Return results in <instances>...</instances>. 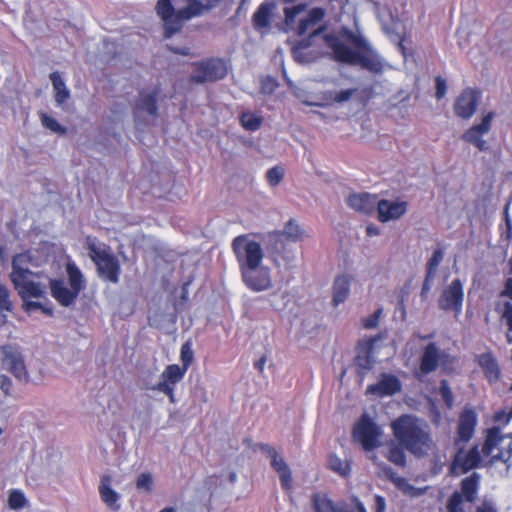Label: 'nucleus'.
Here are the masks:
<instances>
[{
    "mask_svg": "<svg viewBox=\"0 0 512 512\" xmlns=\"http://www.w3.org/2000/svg\"><path fill=\"white\" fill-rule=\"evenodd\" d=\"M493 118V112L486 114L480 124L473 125L462 135V139L467 143L475 145L480 151H486L488 149V145L481 136L490 131Z\"/></svg>",
    "mask_w": 512,
    "mask_h": 512,
    "instance_id": "4468645a",
    "label": "nucleus"
},
{
    "mask_svg": "<svg viewBox=\"0 0 512 512\" xmlns=\"http://www.w3.org/2000/svg\"><path fill=\"white\" fill-rule=\"evenodd\" d=\"M463 285L460 279H454L441 293L438 306L444 311H454L456 315L461 313L463 303Z\"/></svg>",
    "mask_w": 512,
    "mask_h": 512,
    "instance_id": "f8f14e48",
    "label": "nucleus"
},
{
    "mask_svg": "<svg viewBox=\"0 0 512 512\" xmlns=\"http://www.w3.org/2000/svg\"><path fill=\"white\" fill-rule=\"evenodd\" d=\"M479 102V93L471 88L464 89L454 103V112L458 117L469 119L475 113Z\"/></svg>",
    "mask_w": 512,
    "mask_h": 512,
    "instance_id": "dca6fc26",
    "label": "nucleus"
},
{
    "mask_svg": "<svg viewBox=\"0 0 512 512\" xmlns=\"http://www.w3.org/2000/svg\"><path fill=\"white\" fill-rule=\"evenodd\" d=\"M136 488L140 491L151 492L153 489V476L149 472L141 473L136 480Z\"/></svg>",
    "mask_w": 512,
    "mask_h": 512,
    "instance_id": "49530a36",
    "label": "nucleus"
},
{
    "mask_svg": "<svg viewBox=\"0 0 512 512\" xmlns=\"http://www.w3.org/2000/svg\"><path fill=\"white\" fill-rule=\"evenodd\" d=\"M404 449L402 446H396L393 445L390 447L387 459L395 464L396 466H399L401 468L406 467L407 461H406V454L404 452Z\"/></svg>",
    "mask_w": 512,
    "mask_h": 512,
    "instance_id": "a19ab883",
    "label": "nucleus"
},
{
    "mask_svg": "<svg viewBox=\"0 0 512 512\" xmlns=\"http://www.w3.org/2000/svg\"><path fill=\"white\" fill-rule=\"evenodd\" d=\"M12 383L8 376L1 374L0 375V389L4 392L5 395L10 394Z\"/></svg>",
    "mask_w": 512,
    "mask_h": 512,
    "instance_id": "e2e57ef3",
    "label": "nucleus"
},
{
    "mask_svg": "<svg viewBox=\"0 0 512 512\" xmlns=\"http://www.w3.org/2000/svg\"><path fill=\"white\" fill-rule=\"evenodd\" d=\"M456 358L446 352H441V359L439 365L446 372H453L455 370Z\"/></svg>",
    "mask_w": 512,
    "mask_h": 512,
    "instance_id": "603ef678",
    "label": "nucleus"
},
{
    "mask_svg": "<svg viewBox=\"0 0 512 512\" xmlns=\"http://www.w3.org/2000/svg\"><path fill=\"white\" fill-rule=\"evenodd\" d=\"M112 478L110 475H103L99 485V494L101 500L113 511H118L121 507L119 503L120 495L111 488Z\"/></svg>",
    "mask_w": 512,
    "mask_h": 512,
    "instance_id": "5701e85b",
    "label": "nucleus"
},
{
    "mask_svg": "<svg viewBox=\"0 0 512 512\" xmlns=\"http://www.w3.org/2000/svg\"><path fill=\"white\" fill-rule=\"evenodd\" d=\"M477 415L472 409H465L459 417L457 438L454 445H465L473 436Z\"/></svg>",
    "mask_w": 512,
    "mask_h": 512,
    "instance_id": "a211bd4d",
    "label": "nucleus"
},
{
    "mask_svg": "<svg viewBox=\"0 0 512 512\" xmlns=\"http://www.w3.org/2000/svg\"><path fill=\"white\" fill-rule=\"evenodd\" d=\"M379 339L380 336L378 335L359 341V351L354 361L360 377H364L372 369L375 362L373 357L374 345Z\"/></svg>",
    "mask_w": 512,
    "mask_h": 512,
    "instance_id": "ddd939ff",
    "label": "nucleus"
},
{
    "mask_svg": "<svg viewBox=\"0 0 512 512\" xmlns=\"http://www.w3.org/2000/svg\"><path fill=\"white\" fill-rule=\"evenodd\" d=\"M27 500L23 492L20 490H11L8 497V505L13 510H19L23 508Z\"/></svg>",
    "mask_w": 512,
    "mask_h": 512,
    "instance_id": "c03bdc74",
    "label": "nucleus"
},
{
    "mask_svg": "<svg viewBox=\"0 0 512 512\" xmlns=\"http://www.w3.org/2000/svg\"><path fill=\"white\" fill-rule=\"evenodd\" d=\"M256 449L260 450L263 454H265L270 459L275 458V455L278 454L274 447H272L271 445L266 444V443L255 444L254 450H256Z\"/></svg>",
    "mask_w": 512,
    "mask_h": 512,
    "instance_id": "bf43d9fd",
    "label": "nucleus"
},
{
    "mask_svg": "<svg viewBox=\"0 0 512 512\" xmlns=\"http://www.w3.org/2000/svg\"><path fill=\"white\" fill-rule=\"evenodd\" d=\"M32 254L30 251L19 253L13 257L11 282L23 300V309L26 313L32 311Z\"/></svg>",
    "mask_w": 512,
    "mask_h": 512,
    "instance_id": "39448f33",
    "label": "nucleus"
},
{
    "mask_svg": "<svg viewBox=\"0 0 512 512\" xmlns=\"http://www.w3.org/2000/svg\"><path fill=\"white\" fill-rule=\"evenodd\" d=\"M146 388L162 392L169 397V400L171 403L176 402V399L174 396V386H168V384H166V383H157L156 385L147 386Z\"/></svg>",
    "mask_w": 512,
    "mask_h": 512,
    "instance_id": "864d4df0",
    "label": "nucleus"
},
{
    "mask_svg": "<svg viewBox=\"0 0 512 512\" xmlns=\"http://www.w3.org/2000/svg\"><path fill=\"white\" fill-rule=\"evenodd\" d=\"M39 116H40L42 125L46 129H48L51 132L56 133L58 135H65L67 133V128L62 126L61 124H59L55 118L49 116L48 114H46L44 112H39Z\"/></svg>",
    "mask_w": 512,
    "mask_h": 512,
    "instance_id": "58836bf2",
    "label": "nucleus"
},
{
    "mask_svg": "<svg viewBox=\"0 0 512 512\" xmlns=\"http://www.w3.org/2000/svg\"><path fill=\"white\" fill-rule=\"evenodd\" d=\"M439 393L446 406L451 408L454 404V396L447 380L440 381Z\"/></svg>",
    "mask_w": 512,
    "mask_h": 512,
    "instance_id": "de8ad7c7",
    "label": "nucleus"
},
{
    "mask_svg": "<svg viewBox=\"0 0 512 512\" xmlns=\"http://www.w3.org/2000/svg\"><path fill=\"white\" fill-rule=\"evenodd\" d=\"M350 292V279L347 275L338 276L333 284V299L332 302L335 306L343 303Z\"/></svg>",
    "mask_w": 512,
    "mask_h": 512,
    "instance_id": "7c9ffc66",
    "label": "nucleus"
},
{
    "mask_svg": "<svg viewBox=\"0 0 512 512\" xmlns=\"http://www.w3.org/2000/svg\"><path fill=\"white\" fill-rule=\"evenodd\" d=\"M356 89H347L340 92H336L332 98L334 102L343 103L348 101L356 92Z\"/></svg>",
    "mask_w": 512,
    "mask_h": 512,
    "instance_id": "4d7b16f0",
    "label": "nucleus"
},
{
    "mask_svg": "<svg viewBox=\"0 0 512 512\" xmlns=\"http://www.w3.org/2000/svg\"><path fill=\"white\" fill-rule=\"evenodd\" d=\"M227 65L220 58H209L193 63V72L190 81L196 84L216 82L226 77Z\"/></svg>",
    "mask_w": 512,
    "mask_h": 512,
    "instance_id": "0eeeda50",
    "label": "nucleus"
},
{
    "mask_svg": "<svg viewBox=\"0 0 512 512\" xmlns=\"http://www.w3.org/2000/svg\"><path fill=\"white\" fill-rule=\"evenodd\" d=\"M476 512H498V510L492 501L484 500L481 505L477 507Z\"/></svg>",
    "mask_w": 512,
    "mask_h": 512,
    "instance_id": "680f3d73",
    "label": "nucleus"
},
{
    "mask_svg": "<svg viewBox=\"0 0 512 512\" xmlns=\"http://www.w3.org/2000/svg\"><path fill=\"white\" fill-rule=\"evenodd\" d=\"M326 16V10L321 7L310 9L305 18H302L299 24L294 28L297 36H303L309 28L318 25Z\"/></svg>",
    "mask_w": 512,
    "mask_h": 512,
    "instance_id": "393cba45",
    "label": "nucleus"
},
{
    "mask_svg": "<svg viewBox=\"0 0 512 512\" xmlns=\"http://www.w3.org/2000/svg\"><path fill=\"white\" fill-rule=\"evenodd\" d=\"M435 84H436V93H435V96L438 100L442 99L445 94H446V90H447V83H446V80L444 78H442L441 76H437L435 78Z\"/></svg>",
    "mask_w": 512,
    "mask_h": 512,
    "instance_id": "6e6d98bb",
    "label": "nucleus"
},
{
    "mask_svg": "<svg viewBox=\"0 0 512 512\" xmlns=\"http://www.w3.org/2000/svg\"><path fill=\"white\" fill-rule=\"evenodd\" d=\"M217 479H218V477L216 475H211V476H208L204 481V484L210 490V496L213 495V488L217 485Z\"/></svg>",
    "mask_w": 512,
    "mask_h": 512,
    "instance_id": "69168bd1",
    "label": "nucleus"
},
{
    "mask_svg": "<svg viewBox=\"0 0 512 512\" xmlns=\"http://www.w3.org/2000/svg\"><path fill=\"white\" fill-rule=\"evenodd\" d=\"M181 361H182V367L185 369H188V367L193 362V350L191 348V344L189 342H185L181 347Z\"/></svg>",
    "mask_w": 512,
    "mask_h": 512,
    "instance_id": "8fccbe9b",
    "label": "nucleus"
},
{
    "mask_svg": "<svg viewBox=\"0 0 512 512\" xmlns=\"http://www.w3.org/2000/svg\"><path fill=\"white\" fill-rule=\"evenodd\" d=\"M225 0H188L187 6L179 9L182 19L190 20L193 17L201 16L207 11L217 7Z\"/></svg>",
    "mask_w": 512,
    "mask_h": 512,
    "instance_id": "412c9836",
    "label": "nucleus"
},
{
    "mask_svg": "<svg viewBox=\"0 0 512 512\" xmlns=\"http://www.w3.org/2000/svg\"><path fill=\"white\" fill-rule=\"evenodd\" d=\"M307 8V4L305 3H300V4H297L293 7H285L283 12H284V25H285V29L283 31L285 32H288L290 30H294V23H295V18L298 14H300L301 12L305 11V9Z\"/></svg>",
    "mask_w": 512,
    "mask_h": 512,
    "instance_id": "e433bc0d",
    "label": "nucleus"
},
{
    "mask_svg": "<svg viewBox=\"0 0 512 512\" xmlns=\"http://www.w3.org/2000/svg\"><path fill=\"white\" fill-rule=\"evenodd\" d=\"M9 370L19 380L27 381V370L25 363L21 357L11 355L9 358Z\"/></svg>",
    "mask_w": 512,
    "mask_h": 512,
    "instance_id": "4c0bfd02",
    "label": "nucleus"
},
{
    "mask_svg": "<svg viewBox=\"0 0 512 512\" xmlns=\"http://www.w3.org/2000/svg\"><path fill=\"white\" fill-rule=\"evenodd\" d=\"M480 475L473 472L470 476L461 481L462 501L465 499L467 502H474L476 499L477 491L479 488Z\"/></svg>",
    "mask_w": 512,
    "mask_h": 512,
    "instance_id": "cd10ccee",
    "label": "nucleus"
},
{
    "mask_svg": "<svg viewBox=\"0 0 512 512\" xmlns=\"http://www.w3.org/2000/svg\"><path fill=\"white\" fill-rule=\"evenodd\" d=\"M314 36L310 33L307 37L296 41L291 48L295 61L299 63H308L310 58L304 53V50L312 46Z\"/></svg>",
    "mask_w": 512,
    "mask_h": 512,
    "instance_id": "473e14b6",
    "label": "nucleus"
},
{
    "mask_svg": "<svg viewBox=\"0 0 512 512\" xmlns=\"http://www.w3.org/2000/svg\"><path fill=\"white\" fill-rule=\"evenodd\" d=\"M441 359V352L437 345L432 342L429 343L423 350V354L421 356L420 362V370L423 374H429L434 372L438 366L439 361Z\"/></svg>",
    "mask_w": 512,
    "mask_h": 512,
    "instance_id": "4be33fe9",
    "label": "nucleus"
},
{
    "mask_svg": "<svg viewBox=\"0 0 512 512\" xmlns=\"http://www.w3.org/2000/svg\"><path fill=\"white\" fill-rule=\"evenodd\" d=\"M157 15L163 20L164 38H171L181 31L183 24L188 19H182L179 10L175 11L171 0H158L156 4Z\"/></svg>",
    "mask_w": 512,
    "mask_h": 512,
    "instance_id": "1a4fd4ad",
    "label": "nucleus"
},
{
    "mask_svg": "<svg viewBox=\"0 0 512 512\" xmlns=\"http://www.w3.org/2000/svg\"><path fill=\"white\" fill-rule=\"evenodd\" d=\"M232 250L242 281L248 289L262 292L272 287L270 269L261 264L264 253L258 242L250 240L247 235H240L233 239Z\"/></svg>",
    "mask_w": 512,
    "mask_h": 512,
    "instance_id": "f03ea898",
    "label": "nucleus"
},
{
    "mask_svg": "<svg viewBox=\"0 0 512 512\" xmlns=\"http://www.w3.org/2000/svg\"><path fill=\"white\" fill-rule=\"evenodd\" d=\"M284 170L279 166L270 168L266 173V178L271 186H277L283 179Z\"/></svg>",
    "mask_w": 512,
    "mask_h": 512,
    "instance_id": "09e8293b",
    "label": "nucleus"
},
{
    "mask_svg": "<svg viewBox=\"0 0 512 512\" xmlns=\"http://www.w3.org/2000/svg\"><path fill=\"white\" fill-rule=\"evenodd\" d=\"M311 501L314 512H354L344 503L335 504L325 494L314 493Z\"/></svg>",
    "mask_w": 512,
    "mask_h": 512,
    "instance_id": "b1692460",
    "label": "nucleus"
},
{
    "mask_svg": "<svg viewBox=\"0 0 512 512\" xmlns=\"http://www.w3.org/2000/svg\"><path fill=\"white\" fill-rule=\"evenodd\" d=\"M242 126L248 131H256L261 127L262 117L252 112H243L240 116Z\"/></svg>",
    "mask_w": 512,
    "mask_h": 512,
    "instance_id": "ea45409f",
    "label": "nucleus"
},
{
    "mask_svg": "<svg viewBox=\"0 0 512 512\" xmlns=\"http://www.w3.org/2000/svg\"><path fill=\"white\" fill-rule=\"evenodd\" d=\"M479 366L483 369L489 381H496L500 377L498 363L491 353H482L477 357Z\"/></svg>",
    "mask_w": 512,
    "mask_h": 512,
    "instance_id": "a878e982",
    "label": "nucleus"
},
{
    "mask_svg": "<svg viewBox=\"0 0 512 512\" xmlns=\"http://www.w3.org/2000/svg\"><path fill=\"white\" fill-rule=\"evenodd\" d=\"M49 78L52 82V86L55 91V101L58 106H61L68 99H70V97H71L70 91L66 87V84L58 71L52 72L49 75Z\"/></svg>",
    "mask_w": 512,
    "mask_h": 512,
    "instance_id": "c756f323",
    "label": "nucleus"
},
{
    "mask_svg": "<svg viewBox=\"0 0 512 512\" xmlns=\"http://www.w3.org/2000/svg\"><path fill=\"white\" fill-rule=\"evenodd\" d=\"M503 440L499 427H492L488 430L486 440L482 446V453L485 456L491 455L494 448Z\"/></svg>",
    "mask_w": 512,
    "mask_h": 512,
    "instance_id": "f704fd0d",
    "label": "nucleus"
},
{
    "mask_svg": "<svg viewBox=\"0 0 512 512\" xmlns=\"http://www.w3.org/2000/svg\"><path fill=\"white\" fill-rule=\"evenodd\" d=\"M37 256L34 255V266H40L48 260V257L54 253V245L48 242L40 243L36 250Z\"/></svg>",
    "mask_w": 512,
    "mask_h": 512,
    "instance_id": "37998d69",
    "label": "nucleus"
},
{
    "mask_svg": "<svg viewBox=\"0 0 512 512\" xmlns=\"http://www.w3.org/2000/svg\"><path fill=\"white\" fill-rule=\"evenodd\" d=\"M380 428L367 416L363 415L356 425L353 435L361 444L364 450L371 451L378 447Z\"/></svg>",
    "mask_w": 512,
    "mask_h": 512,
    "instance_id": "9b49d317",
    "label": "nucleus"
},
{
    "mask_svg": "<svg viewBox=\"0 0 512 512\" xmlns=\"http://www.w3.org/2000/svg\"><path fill=\"white\" fill-rule=\"evenodd\" d=\"M159 95V90H154L151 93H141L138 101L135 105L136 111H144L149 115L156 117L157 116V98Z\"/></svg>",
    "mask_w": 512,
    "mask_h": 512,
    "instance_id": "c85d7f7f",
    "label": "nucleus"
},
{
    "mask_svg": "<svg viewBox=\"0 0 512 512\" xmlns=\"http://www.w3.org/2000/svg\"><path fill=\"white\" fill-rule=\"evenodd\" d=\"M14 304L11 293L6 285L0 283V317L3 323L7 321V314L13 312Z\"/></svg>",
    "mask_w": 512,
    "mask_h": 512,
    "instance_id": "c9c22d12",
    "label": "nucleus"
},
{
    "mask_svg": "<svg viewBox=\"0 0 512 512\" xmlns=\"http://www.w3.org/2000/svg\"><path fill=\"white\" fill-rule=\"evenodd\" d=\"M393 435L399 445L416 458H424L434 447L428 424L409 414H403L391 423Z\"/></svg>",
    "mask_w": 512,
    "mask_h": 512,
    "instance_id": "7ed1b4c3",
    "label": "nucleus"
},
{
    "mask_svg": "<svg viewBox=\"0 0 512 512\" xmlns=\"http://www.w3.org/2000/svg\"><path fill=\"white\" fill-rule=\"evenodd\" d=\"M377 325H378V320H376L375 317H373L372 315H370L369 317H367L363 320V326L366 329L375 328Z\"/></svg>",
    "mask_w": 512,
    "mask_h": 512,
    "instance_id": "774afa93",
    "label": "nucleus"
},
{
    "mask_svg": "<svg viewBox=\"0 0 512 512\" xmlns=\"http://www.w3.org/2000/svg\"><path fill=\"white\" fill-rule=\"evenodd\" d=\"M500 296L509 297L512 299V278H508L505 282V287L500 293Z\"/></svg>",
    "mask_w": 512,
    "mask_h": 512,
    "instance_id": "338daca9",
    "label": "nucleus"
},
{
    "mask_svg": "<svg viewBox=\"0 0 512 512\" xmlns=\"http://www.w3.org/2000/svg\"><path fill=\"white\" fill-rule=\"evenodd\" d=\"M328 465L332 471L338 473L343 477L348 476L350 473L349 463L346 461H342L335 454L329 456Z\"/></svg>",
    "mask_w": 512,
    "mask_h": 512,
    "instance_id": "79ce46f5",
    "label": "nucleus"
},
{
    "mask_svg": "<svg viewBox=\"0 0 512 512\" xmlns=\"http://www.w3.org/2000/svg\"><path fill=\"white\" fill-rule=\"evenodd\" d=\"M501 318L506 322L510 332H512V304L508 301L504 303Z\"/></svg>",
    "mask_w": 512,
    "mask_h": 512,
    "instance_id": "13d9d810",
    "label": "nucleus"
},
{
    "mask_svg": "<svg viewBox=\"0 0 512 512\" xmlns=\"http://www.w3.org/2000/svg\"><path fill=\"white\" fill-rule=\"evenodd\" d=\"M276 9V0H265L262 2L252 16L253 28L261 34L267 33L270 30Z\"/></svg>",
    "mask_w": 512,
    "mask_h": 512,
    "instance_id": "2eb2a0df",
    "label": "nucleus"
},
{
    "mask_svg": "<svg viewBox=\"0 0 512 512\" xmlns=\"http://www.w3.org/2000/svg\"><path fill=\"white\" fill-rule=\"evenodd\" d=\"M402 384L399 378L393 374L382 373L377 383L369 385L366 394L378 397L392 396L401 391Z\"/></svg>",
    "mask_w": 512,
    "mask_h": 512,
    "instance_id": "f3484780",
    "label": "nucleus"
},
{
    "mask_svg": "<svg viewBox=\"0 0 512 512\" xmlns=\"http://www.w3.org/2000/svg\"><path fill=\"white\" fill-rule=\"evenodd\" d=\"M455 447L457 451L449 468L450 475L458 476L479 466L481 455L477 446H474L467 453L464 452L465 445H455Z\"/></svg>",
    "mask_w": 512,
    "mask_h": 512,
    "instance_id": "9d476101",
    "label": "nucleus"
},
{
    "mask_svg": "<svg viewBox=\"0 0 512 512\" xmlns=\"http://www.w3.org/2000/svg\"><path fill=\"white\" fill-rule=\"evenodd\" d=\"M187 369L181 368L176 364L168 365L165 370L161 374V381L159 383H166L168 386H174L176 383L180 382Z\"/></svg>",
    "mask_w": 512,
    "mask_h": 512,
    "instance_id": "2f4dec72",
    "label": "nucleus"
},
{
    "mask_svg": "<svg viewBox=\"0 0 512 512\" xmlns=\"http://www.w3.org/2000/svg\"><path fill=\"white\" fill-rule=\"evenodd\" d=\"M381 470L385 476L404 493H412V491L415 490L414 486L409 484L405 478L398 476V474L390 466L383 464L381 465Z\"/></svg>",
    "mask_w": 512,
    "mask_h": 512,
    "instance_id": "72a5a7b5",
    "label": "nucleus"
},
{
    "mask_svg": "<svg viewBox=\"0 0 512 512\" xmlns=\"http://www.w3.org/2000/svg\"><path fill=\"white\" fill-rule=\"evenodd\" d=\"M378 219L381 222L399 219L407 211V202H394L382 199L377 202Z\"/></svg>",
    "mask_w": 512,
    "mask_h": 512,
    "instance_id": "aec40b11",
    "label": "nucleus"
},
{
    "mask_svg": "<svg viewBox=\"0 0 512 512\" xmlns=\"http://www.w3.org/2000/svg\"><path fill=\"white\" fill-rule=\"evenodd\" d=\"M443 258V250L441 248L436 249L426 264V272L436 275L438 266L442 262Z\"/></svg>",
    "mask_w": 512,
    "mask_h": 512,
    "instance_id": "a18cd8bd",
    "label": "nucleus"
},
{
    "mask_svg": "<svg viewBox=\"0 0 512 512\" xmlns=\"http://www.w3.org/2000/svg\"><path fill=\"white\" fill-rule=\"evenodd\" d=\"M271 466L278 473L282 488L290 490L292 488V474L285 460L277 454L275 458H271Z\"/></svg>",
    "mask_w": 512,
    "mask_h": 512,
    "instance_id": "bb28decb",
    "label": "nucleus"
},
{
    "mask_svg": "<svg viewBox=\"0 0 512 512\" xmlns=\"http://www.w3.org/2000/svg\"><path fill=\"white\" fill-rule=\"evenodd\" d=\"M326 45L332 50L334 59L348 65H359L373 74L383 72V60L361 34H355L348 28H342L340 36L324 34Z\"/></svg>",
    "mask_w": 512,
    "mask_h": 512,
    "instance_id": "f257e3e1",
    "label": "nucleus"
},
{
    "mask_svg": "<svg viewBox=\"0 0 512 512\" xmlns=\"http://www.w3.org/2000/svg\"><path fill=\"white\" fill-rule=\"evenodd\" d=\"M65 270L68 276V283L63 278L50 279L49 288L52 297L63 307H71L75 304L80 292L86 288V280L70 257L67 258Z\"/></svg>",
    "mask_w": 512,
    "mask_h": 512,
    "instance_id": "20e7f679",
    "label": "nucleus"
},
{
    "mask_svg": "<svg viewBox=\"0 0 512 512\" xmlns=\"http://www.w3.org/2000/svg\"><path fill=\"white\" fill-rule=\"evenodd\" d=\"M273 255H279L282 257V259L285 261V267L288 270H292L296 267V257L295 255L290 252L286 251L285 248L282 250L281 253H272Z\"/></svg>",
    "mask_w": 512,
    "mask_h": 512,
    "instance_id": "5fc2aeb1",
    "label": "nucleus"
},
{
    "mask_svg": "<svg viewBox=\"0 0 512 512\" xmlns=\"http://www.w3.org/2000/svg\"><path fill=\"white\" fill-rule=\"evenodd\" d=\"M89 257L96 266L98 277L105 282L118 284L120 281L121 265L111 248L105 244L97 245L87 238Z\"/></svg>",
    "mask_w": 512,
    "mask_h": 512,
    "instance_id": "423d86ee",
    "label": "nucleus"
},
{
    "mask_svg": "<svg viewBox=\"0 0 512 512\" xmlns=\"http://www.w3.org/2000/svg\"><path fill=\"white\" fill-rule=\"evenodd\" d=\"M436 275L426 272L425 279L423 281L422 289H421V296L423 298H426L427 294L429 293L431 286L433 284L434 278Z\"/></svg>",
    "mask_w": 512,
    "mask_h": 512,
    "instance_id": "052dcab7",
    "label": "nucleus"
},
{
    "mask_svg": "<svg viewBox=\"0 0 512 512\" xmlns=\"http://www.w3.org/2000/svg\"><path fill=\"white\" fill-rule=\"evenodd\" d=\"M260 83H261L260 91H261V93H263L265 95L272 94L278 86L277 81L271 76L262 77L260 80Z\"/></svg>",
    "mask_w": 512,
    "mask_h": 512,
    "instance_id": "3c124183",
    "label": "nucleus"
},
{
    "mask_svg": "<svg viewBox=\"0 0 512 512\" xmlns=\"http://www.w3.org/2000/svg\"><path fill=\"white\" fill-rule=\"evenodd\" d=\"M306 237L305 230L294 219H290L282 231H273L267 234L266 250L269 253H281L284 249V238L288 241L298 242Z\"/></svg>",
    "mask_w": 512,
    "mask_h": 512,
    "instance_id": "6e6552de",
    "label": "nucleus"
},
{
    "mask_svg": "<svg viewBox=\"0 0 512 512\" xmlns=\"http://www.w3.org/2000/svg\"><path fill=\"white\" fill-rule=\"evenodd\" d=\"M377 202V196L367 192L351 193L346 198V204L349 208L365 215L374 212Z\"/></svg>",
    "mask_w": 512,
    "mask_h": 512,
    "instance_id": "6ab92c4d",
    "label": "nucleus"
},
{
    "mask_svg": "<svg viewBox=\"0 0 512 512\" xmlns=\"http://www.w3.org/2000/svg\"><path fill=\"white\" fill-rule=\"evenodd\" d=\"M385 509H386L385 498L380 495H376L375 496V512H385Z\"/></svg>",
    "mask_w": 512,
    "mask_h": 512,
    "instance_id": "0e129e2a",
    "label": "nucleus"
}]
</instances>
